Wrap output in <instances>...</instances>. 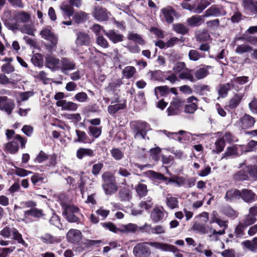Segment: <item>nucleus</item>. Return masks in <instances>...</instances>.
Here are the masks:
<instances>
[{
    "label": "nucleus",
    "instance_id": "nucleus-53",
    "mask_svg": "<svg viewBox=\"0 0 257 257\" xmlns=\"http://www.w3.org/2000/svg\"><path fill=\"white\" fill-rule=\"evenodd\" d=\"M256 220V218H255L248 214L244 216V218L240 222L244 225V226L247 227L253 224Z\"/></svg>",
    "mask_w": 257,
    "mask_h": 257
},
{
    "label": "nucleus",
    "instance_id": "nucleus-22",
    "mask_svg": "<svg viewBox=\"0 0 257 257\" xmlns=\"http://www.w3.org/2000/svg\"><path fill=\"white\" fill-rule=\"evenodd\" d=\"M162 14L168 23H172L174 21V16L176 15L175 10L170 6H167L161 10Z\"/></svg>",
    "mask_w": 257,
    "mask_h": 257
},
{
    "label": "nucleus",
    "instance_id": "nucleus-37",
    "mask_svg": "<svg viewBox=\"0 0 257 257\" xmlns=\"http://www.w3.org/2000/svg\"><path fill=\"white\" fill-rule=\"evenodd\" d=\"M148 176L152 180H159L163 182L167 181V177L162 174L155 172L153 170H149L147 172Z\"/></svg>",
    "mask_w": 257,
    "mask_h": 257
},
{
    "label": "nucleus",
    "instance_id": "nucleus-46",
    "mask_svg": "<svg viewBox=\"0 0 257 257\" xmlns=\"http://www.w3.org/2000/svg\"><path fill=\"white\" fill-rule=\"evenodd\" d=\"M122 84L123 82L120 79H114L109 83L107 89L109 91L114 92L116 91Z\"/></svg>",
    "mask_w": 257,
    "mask_h": 257
},
{
    "label": "nucleus",
    "instance_id": "nucleus-57",
    "mask_svg": "<svg viewBox=\"0 0 257 257\" xmlns=\"http://www.w3.org/2000/svg\"><path fill=\"white\" fill-rule=\"evenodd\" d=\"M161 152V150L159 147L150 149V152L151 158L155 162H158L160 160Z\"/></svg>",
    "mask_w": 257,
    "mask_h": 257
},
{
    "label": "nucleus",
    "instance_id": "nucleus-9",
    "mask_svg": "<svg viewBox=\"0 0 257 257\" xmlns=\"http://www.w3.org/2000/svg\"><path fill=\"white\" fill-rule=\"evenodd\" d=\"M75 44L76 45L77 52L78 48L83 46H89L90 44V38L89 35L85 32H79L76 34Z\"/></svg>",
    "mask_w": 257,
    "mask_h": 257
},
{
    "label": "nucleus",
    "instance_id": "nucleus-14",
    "mask_svg": "<svg viewBox=\"0 0 257 257\" xmlns=\"http://www.w3.org/2000/svg\"><path fill=\"white\" fill-rule=\"evenodd\" d=\"M240 198L246 203H252L257 199V196L251 190L243 189L240 191Z\"/></svg>",
    "mask_w": 257,
    "mask_h": 257
},
{
    "label": "nucleus",
    "instance_id": "nucleus-28",
    "mask_svg": "<svg viewBox=\"0 0 257 257\" xmlns=\"http://www.w3.org/2000/svg\"><path fill=\"white\" fill-rule=\"evenodd\" d=\"M165 202L167 206L171 210L179 208V201L178 199L175 197L172 196L170 194L167 195Z\"/></svg>",
    "mask_w": 257,
    "mask_h": 257
},
{
    "label": "nucleus",
    "instance_id": "nucleus-35",
    "mask_svg": "<svg viewBox=\"0 0 257 257\" xmlns=\"http://www.w3.org/2000/svg\"><path fill=\"white\" fill-rule=\"evenodd\" d=\"M206 57L204 53L200 52L194 49L190 50L188 53V57L189 60L193 61H197L201 58H204Z\"/></svg>",
    "mask_w": 257,
    "mask_h": 257
},
{
    "label": "nucleus",
    "instance_id": "nucleus-60",
    "mask_svg": "<svg viewBox=\"0 0 257 257\" xmlns=\"http://www.w3.org/2000/svg\"><path fill=\"white\" fill-rule=\"evenodd\" d=\"M75 132L77 136V139L75 140V142H81L83 143L87 142V136L84 132L76 130Z\"/></svg>",
    "mask_w": 257,
    "mask_h": 257
},
{
    "label": "nucleus",
    "instance_id": "nucleus-20",
    "mask_svg": "<svg viewBox=\"0 0 257 257\" xmlns=\"http://www.w3.org/2000/svg\"><path fill=\"white\" fill-rule=\"evenodd\" d=\"M225 15L226 12L223 9L218 8L215 6H212L205 12L203 17L205 18L210 16L218 17Z\"/></svg>",
    "mask_w": 257,
    "mask_h": 257
},
{
    "label": "nucleus",
    "instance_id": "nucleus-15",
    "mask_svg": "<svg viewBox=\"0 0 257 257\" xmlns=\"http://www.w3.org/2000/svg\"><path fill=\"white\" fill-rule=\"evenodd\" d=\"M60 64V60L54 56L49 55L46 57V66L53 71L59 70Z\"/></svg>",
    "mask_w": 257,
    "mask_h": 257
},
{
    "label": "nucleus",
    "instance_id": "nucleus-4",
    "mask_svg": "<svg viewBox=\"0 0 257 257\" xmlns=\"http://www.w3.org/2000/svg\"><path fill=\"white\" fill-rule=\"evenodd\" d=\"M27 141V140L25 138H23L19 135H17L14 137L13 141L6 144L5 150L11 154H15L19 149L18 142H20L21 148L23 149L25 148Z\"/></svg>",
    "mask_w": 257,
    "mask_h": 257
},
{
    "label": "nucleus",
    "instance_id": "nucleus-61",
    "mask_svg": "<svg viewBox=\"0 0 257 257\" xmlns=\"http://www.w3.org/2000/svg\"><path fill=\"white\" fill-rule=\"evenodd\" d=\"M45 178L39 173H35L31 177V181L34 185H39L40 183H45Z\"/></svg>",
    "mask_w": 257,
    "mask_h": 257
},
{
    "label": "nucleus",
    "instance_id": "nucleus-56",
    "mask_svg": "<svg viewBox=\"0 0 257 257\" xmlns=\"http://www.w3.org/2000/svg\"><path fill=\"white\" fill-rule=\"evenodd\" d=\"M210 4L207 0H201L196 8L194 10V13L200 14L203 12L205 8Z\"/></svg>",
    "mask_w": 257,
    "mask_h": 257
},
{
    "label": "nucleus",
    "instance_id": "nucleus-7",
    "mask_svg": "<svg viewBox=\"0 0 257 257\" xmlns=\"http://www.w3.org/2000/svg\"><path fill=\"white\" fill-rule=\"evenodd\" d=\"M40 34L43 38L49 41L51 43L50 45L47 46L49 50L50 51L55 50L58 41L57 37L48 29L42 30Z\"/></svg>",
    "mask_w": 257,
    "mask_h": 257
},
{
    "label": "nucleus",
    "instance_id": "nucleus-12",
    "mask_svg": "<svg viewBox=\"0 0 257 257\" xmlns=\"http://www.w3.org/2000/svg\"><path fill=\"white\" fill-rule=\"evenodd\" d=\"M92 14L94 18L98 21H105L108 19V15H110V13L106 8L96 6L94 7Z\"/></svg>",
    "mask_w": 257,
    "mask_h": 257
},
{
    "label": "nucleus",
    "instance_id": "nucleus-21",
    "mask_svg": "<svg viewBox=\"0 0 257 257\" xmlns=\"http://www.w3.org/2000/svg\"><path fill=\"white\" fill-rule=\"evenodd\" d=\"M66 237L69 242L73 243L78 242L81 238V233L77 229H71L67 232Z\"/></svg>",
    "mask_w": 257,
    "mask_h": 257
},
{
    "label": "nucleus",
    "instance_id": "nucleus-11",
    "mask_svg": "<svg viewBox=\"0 0 257 257\" xmlns=\"http://www.w3.org/2000/svg\"><path fill=\"white\" fill-rule=\"evenodd\" d=\"M75 63L73 61L68 58L63 57L60 60L59 70L64 74H67L68 71L75 69Z\"/></svg>",
    "mask_w": 257,
    "mask_h": 257
},
{
    "label": "nucleus",
    "instance_id": "nucleus-17",
    "mask_svg": "<svg viewBox=\"0 0 257 257\" xmlns=\"http://www.w3.org/2000/svg\"><path fill=\"white\" fill-rule=\"evenodd\" d=\"M56 105L61 107L62 110L67 111H75L78 108V104L72 101L66 100H61L56 102Z\"/></svg>",
    "mask_w": 257,
    "mask_h": 257
},
{
    "label": "nucleus",
    "instance_id": "nucleus-6",
    "mask_svg": "<svg viewBox=\"0 0 257 257\" xmlns=\"http://www.w3.org/2000/svg\"><path fill=\"white\" fill-rule=\"evenodd\" d=\"M185 101L180 98H176L171 102L170 106L167 108V111L168 115H175L179 114Z\"/></svg>",
    "mask_w": 257,
    "mask_h": 257
},
{
    "label": "nucleus",
    "instance_id": "nucleus-26",
    "mask_svg": "<svg viewBox=\"0 0 257 257\" xmlns=\"http://www.w3.org/2000/svg\"><path fill=\"white\" fill-rule=\"evenodd\" d=\"M41 240L44 243L54 244L61 241L60 237L54 236L50 233H46L40 237Z\"/></svg>",
    "mask_w": 257,
    "mask_h": 257
},
{
    "label": "nucleus",
    "instance_id": "nucleus-39",
    "mask_svg": "<svg viewBox=\"0 0 257 257\" xmlns=\"http://www.w3.org/2000/svg\"><path fill=\"white\" fill-rule=\"evenodd\" d=\"M136 73V68L134 66H126L122 71V74L123 76L126 79H130L133 77Z\"/></svg>",
    "mask_w": 257,
    "mask_h": 257
},
{
    "label": "nucleus",
    "instance_id": "nucleus-10",
    "mask_svg": "<svg viewBox=\"0 0 257 257\" xmlns=\"http://www.w3.org/2000/svg\"><path fill=\"white\" fill-rule=\"evenodd\" d=\"M242 6L246 14L251 16L257 15V0H242Z\"/></svg>",
    "mask_w": 257,
    "mask_h": 257
},
{
    "label": "nucleus",
    "instance_id": "nucleus-8",
    "mask_svg": "<svg viewBox=\"0 0 257 257\" xmlns=\"http://www.w3.org/2000/svg\"><path fill=\"white\" fill-rule=\"evenodd\" d=\"M255 121V119L253 116L248 114L245 113L236 122V124L240 128L246 130L253 127Z\"/></svg>",
    "mask_w": 257,
    "mask_h": 257
},
{
    "label": "nucleus",
    "instance_id": "nucleus-32",
    "mask_svg": "<svg viewBox=\"0 0 257 257\" xmlns=\"http://www.w3.org/2000/svg\"><path fill=\"white\" fill-rule=\"evenodd\" d=\"M119 231L122 232L135 233L139 231V226L133 223H128L126 225H121L119 228Z\"/></svg>",
    "mask_w": 257,
    "mask_h": 257
},
{
    "label": "nucleus",
    "instance_id": "nucleus-62",
    "mask_svg": "<svg viewBox=\"0 0 257 257\" xmlns=\"http://www.w3.org/2000/svg\"><path fill=\"white\" fill-rule=\"evenodd\" d=\"M252 50V48L247 45H238L235 49V52L242 54L246 52H250Z\"/></svg>",
    "mask_w": 257,
    "mask_h": 257
},
{
    "label": "nucleus",
    "instance_id": "nucleus-16",
    "mask_svg": "<svg viewBox=\"0 0 257 257\" xmlns=\"http://www.w3.org/2000/svg\"><path fill=\"white\" fill-rule=\"evenodd\" d=\"M198 100V99L194 96L189 97L186 101L188 104L184 106V112L189 114L194 113L198 108V105L193 101Z\"/></svg>",
    "mask_w": 257,
    "mask_h": 257
},
{
    "label": "nucleus",
    "instance_id": "nucleus-5",
    "mask_svg": "<svg viewBox=\"0 0 257 257\" xmlns=\"http://www.w3.org/2000/svg\"><path fill=\"white\" fill-rule=\"evenodd\" d=\"M133 252L136 257H149L152 253L147 241L137 243L134 247Z\"/></svg>",
    "mask_w": 257,
    "mask_h": 257
},
{
    "label": "nucleus",
    "instance_id": "nucleus-31",
    "mask_svg": "<svg viewBox=\"0 0 257 257\" xmlns=\"http://www.w3.org/2000/svg\"><path fill=\"white\" fill-rule=\"evenodd\" d=\"M118 197L121 201H130L132 197L130 189L126 187L121 188L118 192Z\"/></svg>",
    "mask_w": 257,
    "mask_h": 257
},
{
    "label": "nucleus",
    "instance_id": "nucleus-23",
    "mask_svg": "<svg viewBox=\"0 0 257 257\" xmlns=\"http://www.w3.org/2000/svg\"><path fill=\"white\" fill-rule=\"evenodd\" d=\"M95 154L94 151L89 148H79L76 153V157L81 160L84 157H88L92 158L95 156Z\"/></svg>",
    "mask_w": 257,
    "mask_h": 257
},
{
    "label": "nucleus",
    "instance_id": "nucleus-13",
    "mask_svg": "<svg viewBox=\"0 0 257 257\" xmlns=\"http://www.w3.org/2000/svg\"><path fill=\"white\" fill-rule=\"evenodd\" d=\"M165 211L163 207H155L151 211L150 218L154 222L162 221L165 218Z\"/></svg>",
    "mask_w": 257,
    "mask_h": 257
},
{
    "label": "nucleus",
    "instance_id": "nucleus-36",
    "mask_svg": "<svg viewBox=\"0 0 257 257\" xmlns=\"http://www.w3.org/2000/svg\"><path fill=\"white\" fill-rule=\"evenodd\" d=\"M73 19L77 24L82 23L88 19V14L83 11H78L73 14Z\"/></svg>",
    "mask_w": 257,
    "mask_h": 257
},
{
    "label": "nucleus",
    "instance_id": "nucleus-58",
    "mask_svg": "<svg viewBox=\"0 0 257 257\" xmlns=\"http://www.w3.org/2000/svg\"><path fill=\"white\" fill-rule=\"evenodd\" d=\"M248 81V77L247 76L237 77L231 80V83L235 84V89L237 90L236 84L243 85Z\"/></svg>",
    "mask_w": 257,
    "mask_h": 257
},
{
    "label": "nucleus",
    "instance_id": "nucleus-42",
    "mask_svg": "<svg viewBox=\"0 0 257 257\" xmlns=\"http://www.w3.org/2000/svg\"><path fill=\"white\" fill-rule=\"evenodd\" d=\"M60 9L64 17H70L74 14V9L70 5L63 3L61 5Z\"/></svg>",
    "mask_w": 257,
    "mask_h": 257
},
{
    "label": "nucleus",
    "instance_id": "nucleus-47",
    "mask_svg": "<svg viewBox=\"0 0 257 257\" xmlns=\"http://www.w3.org/2000/svg\"><path fill=\"white\" fill-rule=\"evenodd\" d=\"M174 30L178 34L185 35L189 32V28L184 24H176L173 25Z\"/></svg>",
    "mask_w": 257,
    "mask_h": 257
},
{
    "label": "nucleus",
    "instance_id": "nucleus-40",
    "mask_svg": "<svg viewBox=\"0 0 257 257\" xmlns=\"http://www.w3.org/2000/svg\"><path fill=\"white\" fill-rule=\"evenodd\" d=\"M24 215L26 217L31 216L36 218H40L43 216L44 214L43 210L34 207L25 211Z\"/></svg>",
    "mask_w": 257,
    "mask_h": 257
},
{
    "label": "nucleus",
    "instance_id": "nucleus-51",
    "mask_svg": "<svg viewBox=\"0 0 257 257\" xmlns=\"http://www.w3.org/2000/svg\"><path fill=\"white\" fill-rule=\"evenodd\" d=\"M155 94L158 98L159 92L161 96H164L170 92L169 88L167 85L158 86L154 89Z\"/></svg>",
    "mask_w": 257,
    "mask_h": 257
},
{
    "label": "nucleus",
    "instance_id": "nucleus-27",
    "mask_svg": "<svg viewBox=\"0 0 257 257\" xmlns=\"http://www.w3.org/2000/svg\"><path fill=\"white\" fill-rule=\"evenodd\" d=\"M231 88H235V84L231 83V81L229 83L220 85L218 91L219 95L221 97H225L227 94L228 91Z\"/></svg>",
    "mask_w": 257,
    "mask_h": 257
},
{
    "label": "nucleus",
    "instance_id": "nucleus-33",
    "mask_svg": "<svg viewBox=\"0 0 257 257\" xmlns=\"http://www.w3.org/2000/svg\"><path fill=\"white\" fill-rule=\"evenodd\" d=\"M243 97V94L242 93L235 94L233 97L230 99L228 102V107L231 109L236 108L240 103Z\"/></svg>",
    "mask_w": 257,
    "mask_h": 257
},
{
    "label": "nucleus",
    "instance_id": "nucleus-43",
    "mask_svg": "<svg viewBox=\"0 0 257 257\" xmlns=\"http://www.w3.org/2000/svg\"><path fill=\"white\" fill-rule=\"evenodd\" d=\"M237 148L235 146L227 147L226 151L222 154L221 159H227L232 156H237Z\"/></svg>",
    "mask_w": 257,
    "mask_h": 257
},
{
    "label": "nucleus",
    "instance_id": "nucleus-49",
    "mask_svg": "<svg viewBox=\"0 0 257 257\" xmlns=\"http://www.w3.org/2000/svg\"><path fill=\"white\" fill-rule=\"evenodd\" d=\"M127 39L141 45H143L145 44V41L143 40L141 36L136 33H129L127 36Z\"/></svg>",
    "mask_w": 257,
    "mask_h": 257
},
{
    "label": "nucleus",
    "instance_id": "nucleus-44",
    "mask_svg": "<svg viewBox=\"0 0 257 257\" xmlns=\"http://www.w3.org/2000/svg\"><path fill=\"white\" fill-rule=\"evenodd\" d=\"M147 75H150L151 80L160 81H164V77H165L164 73L161 71H150L147 73Z\"/></svg>",
    "mask_w": 257,
    "mask_h": 257
},
{
    "label": "nucleus",
    "instance_id": "nucleus-18",
    "mask_svg": "<svg viewBox=\"0 0 257 257\" xmlns=\"http://www.w3.org/2000/svg\"><path fill=\"white\" fill-rule=\"evenodd\" d=\"M103 33L113 43H119L123 40V35L116 32L114 30H103Z\"/></svg>",
    "mask_w": 257,
    "mask_h": 257
},
{
    "label": "nucleus",
    "instance_id": "nucleus-54",
    "mask_svg": "<svg viewBox=\"0 0 257 257\" xmlns=\"http://www.w3.org/2000/svg\"><path fill=\"white\" fill-rule=\"evenodd\" d=\"M14 107L15 104L14 102L11 100H9L3 104V106L1 107V110L6 111L8 114H10Z\"/></svg>",
    "mask_w": 257,
    "mask_h": 257
},
{
    "label": "nucleus",
    "instance_id": "nucleus-45",
    "mask_svg": "<svg viewBox=\"0 0 257 257\" xmlns=\"http://www.w3.org/2000/svg\"><path fill=\"white\" fill-rule=\"evenodd\" d=\"M13 60L12 58H6L3 61L8 62L6 64H4L2 67V70L6 73L9 74L14 71L15 68L13 66L10 62Z\"/></svg>",
    "mask_w": 257,
    "mask_h": 257
},
{
    "label": "nucleus",
    "instance_id": "nucleus-30",
    "mask_svg": "<svg viewBox=\"0 0 257 257\" xmlns=\"http://www.w3.org/2000/svg\"><path fill=\"white\" fill-rule=\"evenodd\" d=\"M196 41L200 42H207L211 40L208 31L204 30H198L195 33Z\"/></svg>",
    "mask_w": 257,
    "mask_h": 257
},
{
    "label": "nucleus",
    "instance_id": "nucleus-2",
    "mask_svg": "<svg viewBox=\"0 0 257 257\" xmlns=\"http://www.w3.org/2000/svg\"><path fill=\"white\" fill-rule=\"evenodd\" d=\"M248 175L253 180H257V169L252 165L245 166L243 169L236 172L233 175L235 181L247 180Z\"/></svg>",
    "mask_w": 257,
    "mask_h": 257
},
{
    "label": "nucleus",
    "instance_id": "nucleus-50",
    "mask_svg": "<svg viewBox=\"0 0 257 257\" xmlns=\"http://www.w3.org/2000/svg\"><path fill=\"white\" fill-rule=\"evenodd\" d=\"M136 191L140 197H145L148 193L147 185L144 184L139 183L136 187Z\"/></svg>",
    "mask_w": 257,
    "mask_h": 257
},
{
    "label": "nucleus",
    "instance_id": "nucleus-64",
    "mask_svg": "<svg viewBox=\"0 0 257 257\" xmlns=\"http://www.w3.org/2000/svg\"><path fill=\"white\" fill-rule=\"evenodd\" d=\"M186 68V65L184 62H178L175 64L173 70L175 73L180 74Z\"/></svg>",
    "mask_w": 257,
    "mask_h": 257
},
{
    "label": "nucleus",
    "instance_id": "nucleus-52",
    "mask_svg": "<svg viewBox=\"0 0 257 257\" xmlns=\"http://www.w3.org/2000/svg\"><path fill=\"white\" fill-rule=\"evenodd\" d=\"M225 146V143L223 139H218L215 143V149L212 151L216 154H219L223 151Z\"/></svg>",
    "mask_w": 257,
    "mask_h": 257
},
{
    "label": "nucleus",
    "instance_id": "nucleus-19",
    "mask_svg": "<svg viewBox=\"0 0 257 257\" xmlns=\"http://www.w3.org/2000/svg\"><path fill=\"white\" fill-rule=\"evenodd\" d=\"M240 190L231 189L226 192L224 199L227 202H233L240 198Z\"/></svg>",
    "mask_w": 257,
    "mask_h": 257
},
{
    "label": "nucleus",
    "instance_id": "nucleus-1",
    "mask_svg": "<svg viewBox=\"0 0 257 257\" xmlns=\"http://www.w3.org/2000/svg\"><path fill=\"white\" fill-rule=\"evenodd\" d=\"M62 207L63 209V214L68 222L77 224L80 222L79 216L81 214L77 206L64 203L62 204Z\"/></svg>",
    "mask_w": 257,
    "mask_h": 257
},
{
    "label": "nucleus",
    "instance_id": "nucleus-3",
    "mask_svg": "<svg viewBox=\"0 0 257 257\" xmlns=\"http://www.w3.org/2000/svg\"><path fill=\"white\" fill-rule=\"evenodd\" d=\"M135 139H147V132L149 130V125L144 121H137L132 125Z\"/></svg>",
    "mask_w": 257,
    "mask_h": 257
},
{
    "label": "nucleus",
    "instance_id": "nucleus-63",
    "mask_svg": "<svg viewBox=\"0 0 257 257\" xmlns=\"http://www.w3.org/2000/svg\"><path fill=\"white\" fill-rule=\"evenodd\" d=\"M223 213L225 215L229 217L235 218L237 217L239 214L238 212L230 207H227L224 209Z\"/></svg>",
    "mask_w": 257,
    "mask_h": 257
},
{
    "label": "nucleus",
    "instance_id": "nucleus-34",
    "mask_svg": "<svg viewBox=\"0 0 257 257\" xmlns=\"http://www.w3.org/2000/svg\"><path fill=\"white\" fill-rule=\"evenodd\" d=\"M118 102L113 105H109L107 107V111L108 113L111 114H114L117 112L119 110L123 109L126 107V103L124 102L123 103Z\"/></svg>",
    "mask_w": 257,
    "mask_h": 257
},
{
    "label": "nucleus",
    "instance_id": "nucleus-38",
    "mask_svg": "<svg viewBox=\"0 0 257 257\" xmlns=\"http://www.w3.org/2000/svg\"><path fill=\"white\" fill-rule=\"evenodd\" d=\"M148 246H150L162 251H166L167 250H169L170 248L169 244L166 243L157 242V241H150L148 242Z\"/></svg>",
    "mask_w": 257,
    "mask_h": 257
},
{
    "label": "nucleus",
    "instance_id": "nucleus-55",
    "mask_svg": "<svg viewBox=\"0 0 257 257\" xmlns=\"http://www.w3.org/2000/svg\"><path fill=\"white\" fill-rule=\"evenodd\" d=\"M88 130L89 134L94 138H98L101 134V126H89Z\"/></svg>",
    "mask_w": 257,
    "mask_h": 257
},
{
    "label": "nucleus",
    "instance_id": "nucleus-29",
    "mask_svg": "<svg viewBox=\"0 0 257 257\" xmlns=\"http://www.w3.org/2000/svg\"><path fill=\"white\" fill-rule=\"evenodd\" d=\"M193 70L186 67L184 70L178 75V77L182 80H187L191 82H194L195 79L193 75Z\"/></svg>",
    "mask_w": 257,
    "mask_h": 257
},
{
    "label": "nucleus",
    "instance_id": "nucleus-24",
    "mask_svg": "<svg viewBox=\"0 0 257 257\" xmlns=\"http://www.w3.org/2000/svg\"><path fill=\"white\" fill-rule=\"evenodd\" d=\"M204 18L205 17H203V15H194L187 19L186 22L187 24L191 27H197L204 23Z\"/></svg>",
    "mask_w": 257,
    "mask_h": 257
},
{
    "label": "nucleus",
    "instance_id": "nucleus-48",
    "mask_svg": "<svg viewBox=\"0 0 257 257\" xmlns=\"http://www.w3.org/2000/svg\"><path fill=\"white\" fill-rule=\"evenodd\" d=\"M194 88L196 92L201 95H206L210 91L209 86L205 84L195 85Z\"/></svg>",
    "mask_w": 257,
    "mask_h": 257
},
{
    "label": "nucleus",
    "instance_id": "nucleus-25",
    "mask_svg": "<svg viewBox=\"0 0 257 257\" xmlns=\"http://www.w3.org/2000/svg\"><path fill=\"white\" fill-rule=\"evenodd\" d=\"M212 68L211 66L204 65L203 67L197 68L194 72L196 78L198 80L203 79L209 74L208 69Z\"/></svg>",
    "mask_w": 257,
    "mask_h": 257
},
{
    "label": "nucleus",
    "instance_id": "nucleus-41",
    "mask_svg": "<svg viewBox=\"0 0 257 257\" xmlns=\"http://www.w3.org/2000/svg\"><path fill=\"white\" fill-rule=\"evenodd\" d=\"M102 188L106 194L111 195L117 190V187L114 182L109 183L103 184Z\"/></svg>",
    "mask_w": 257,
    "mask_h": 257
},
{
    "label": "nucleus",
    "instance_id": "nucleus-59",
    "mask_svg": "<svg viewBox=\"0 0 257 257\" xmlns=\"http://www.w3.org/2000/svg\"><path fill=\"white\" fill-rule=\"evenodd\" d=\"M32 63L36 66L42 67L43 64V61L42 56L39 54H36L31 58Z\"/></svg>",
    "mask_w": 257,
    "mask_h": 257
}]
</instances>
